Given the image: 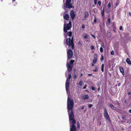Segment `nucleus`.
<instances>
[{
    "label": "nucleus",
    "mask_w": 131,
    "mask_h": 131,
    "mask_svg": "<svg viewBox=\"0 0 131 131\" xmlns=\"http://www.w3.org/2000/svg\"><path fill=\"white\" fill-rule=\"evenodd\" d=\"M73 100H71L68 96L67 100V108L70 124V131H76L77 130V128L74 125L76 123V121L74 119V114L72 110L73 106Z\"/></svg>",
    "instance_id": "1"
},
{
    "label": "nucleus",
    "mask_w": 131,
    "mask_h": 131,
    "mask_svg": "<svg viewBox=\"0 0 131 131\" xmlns=\"http://www.w3.org/2000/svg\"><path fill=\"white\" fill-rule=\"evenodd\" d=\"M71 78V75L70 74L69 75V77L68 79H67L66 83V90L67 91V93L69 94V93L70 94V93H69L68 91L69 88V84H70V79Z\"/></svg>",
    "instance_id": "2"
},
{
    "label": "nucleus",
    "mask_w": 131,
    "mask_h": 131,
    "mask_svg": "<svg viewBox=\"0 0 131 131\" xmlns=\"http://www.w3.org/2000/svg\"><path fill=\"white\" fill-rule=\"evenodd\" d=\"M66 43L67 45L69 46H71L72 48L73 49L74 48V45L73 44V37H72L71 39L70 38H69L68 39L67 38L66 40Z\"/></svg>",
    "instance_id": "3"
},
{
    "label": "nucleus",
    "mask_w": 131,
    "mask_h": 131,
    "mask_svg": "<svg viewBox=\"0 0 131 131\" xmlns=\"http://www.w3.org/2000/svg\"><path fill=\"white\" fill-rule=\"evenodd\" d=\"M71 1V0H67L66 3V8H72V7L73 6L70 3Z\"/></svg>",
    "instance_id": "4"
},
{
    "label": "nucleus",
    "mask_w": 131,
    "mask_h": 131,
    "mask_svg": "<svg viewBox=\"0 0 131 131\" xmlns=\"http://www.w3.org/2000/svg\"><path fill=\"white\" fill-rule=\"evenodd\" d=\"M68 59H70L73 56V52L70 49H69L67 52Z\"/></svg>",
    "instance_id": "5"
},
{
    "label": "nucleus",
    "mask_w": 131,
    "mask_h": 131,
    "mask_svg": "<svg viewBox=\"0 0 131 131\" xmlns=\"http://www.w3.org/2000/svg\"><path fill=\"white\" fill-rule=\"evenodd\" d=\"M72 27V25H64L63 30L65 32H67V30H69Z\"/></svg>",
    "instance_id": "6"
},
{
    "label": "nucleus",
    "mask_w": 131,
    "mask_h": 131,
    "mask_svg": "<svg viewBox=\"0 0 131 131\" xmlns=\"http://www.w3.org/2000/svg\"><path fill=\"white\" fill-rule=\"evenodd\" d=\"M104 116L107 119L110 121L109 117L108 114L107 112L106 108H105L104 109Z\"/></svg>",
    "instance_id": "7"
},
{
    "label": "nucleus",
    "mask_w": 131,
    "mask_h": 131,
    "mask_svg": "<svg viewBox=\"0 0 131 131\" xmlns=\"http://www.w3.org/2000/svg\"><path fill=\"white\" fill-rule=\"evenodd\" d=\"M67 67L68 68V71L70 72L72 69V65H71L68 63H67Z\"/></svg>",
    "instance_id": "8"
},
{
    "label": "nucleus",
    "mask_w": 131,
    "mask_h": 131,
    "mask_svg": "<svg viewBox=\"0 0 131 131\" xmlns=\"http://www.w3.org/2000/svg\"><path fill=\"white\" fill-rule=\"evenodd\" d=\"M70 15L72 19L73 20L75 16V14H74V11L73 10H71L70 12Z\"/></svg>",
    "instance_id": "9"
},
{
    "label": "nucleus",
    "mask_w": 131,
    "mask_h": 131,
    "mask_svg": "<svg viewBox=\"0 0 131 131\" xmlns=\"http://www.w3.org/2000/svg\"><path fill=\"white\" fill-rule=\"evenodd\" d=\"M89 15L88 13V12L85 11L84 12V16L83 18V20H86V19L88 18Z\"/></svg>",
    "instance_id": "10"
},
{
    "label": "nucleus",
    "mask_w": 131,
    "mask_h": 131,
    "mask_svg": "<svg viewBox=\"0 0 131 131\" xmlns=\"http://www.w3.org/2000/svg\"><path fill=\"white\" fill-rule=\"evenodd\" d=\"M64 18L66 20H68L69 19V16L68 14H66L64 16Z\"/></svg>",
    "instance_id": "11"
},
{
    "label": "nucleus",
    "mask_w": 131,
    "mask_h": 131,
    "mask_svg": "<svg viewBox=\"0 0 131 131\" xmlns=\"http://www.w3.org/2000/svg\"><path fill=\"white\" fill-rule=\"evenodd\" d=\"M119 70L121 72L123 75L124 74V71L123 68L122 67H120L119 68Z\"/></svg>",
    "instance_id": "12"
},
{
    "label": "nucleus",
    "mask_w": 131,
    "mask_h": 131,
    "mask_svg": "<svg viewBox=\"0 0 131 131\" xmlns=\"http://www.w3.org/2000/svg\"><path fill=\"white\" fill-rule=\"evenodd\" d=\"M89 98L88 95V94H86L85 95H84L83 96V99L84 100H86L87 99H89Z\"/></svg>",
    "instance_id": "13"
},
{
    "label": "nucleus",
    "mask_w": 131,
    "mask_h": 131,
    "mask_svg": "<svg viewBox=\"0 0 131 131\" xmlns=\"http://www.w3.org/2000/svg\"><path fill=\"white\" fill-rule=\"evenodd\" d=\"M126 62L129 64H131V62L129 58H127L126 60Z\"/></svg>",
    "instance_id": "14"
},
{
    "label": "nucleus",
    "mask_w": 131,
    "mask_h": 131,
    "mask_svg": "<svg viewBox=\"0 0 131 131\" xmlns=\"http://www.w3.org/2000/svg\"><path fill=\"white\" fill-rule=\"evenodd\" d=\"M104 64H102L101 66V71L102 72H104Z\"/></svg>",
    "instance_id": "15"
},
{
    "label": "nucleus",
    "mask_w": 131,
    "mask_h": 131,
    "mask_svg": "<svg viewBox=\"0 0 131 131\" xmlns=\"http://www.w3.org/2000/svg\"><path fill=\"white\" fill-rule=\"evenodd\" d=\"M75 61L74 60H71L70 62V65H72V64Z\"/></svg>",
    "instance_id": "16"
},
{
    "label": "nucleus",
    "mask_w": 131,
    "mask_h": 131,
    "mask_svg": "<svg viewBox=\"0 0 131 131\" xmlns=\"http://www.w3.org/2000/svg\"><path fill=\"white\" fill-rule=\"evenodd\" d=\"M110 107L112 109H113L115 107H114V106L112 104H111L109 105Z\"/></svg>",
    "instance_id": "17"
},
{
    "label": "nucleus",
    "mask_w": 131,
    "mask_h": 131,
    "mask_svg": "<svg viewBox=\"0 0 131 131\" xmlns=\"http://www.w3.org/2000/svg\"><path fill=\"white\" fill-rule=\"evenodd\" d=\"M67 34L70 37L72 35V32H69L67 33Z\"/></svg>",
    "instance_id": "18"
},
{
    "label": "nucleus",
    "mask_w": 131,
    "mask_h": 131,
    "mask_svg": "<svg viewBox=\"0 0 131 131\" xmlns=\"http://www.w3.org/2000/svg\"><path fill=\"white\" fill-rule=\"evenodd\" d=\"M79 84L80 86H81L82 84V81H80Z\"/></svg>",
    "instance_id": "19"
},
{
    "label": "nucleus",
    "mask_w": 131,
    "mask_h": 131,
    "mask_svg": "<svg viewBox=\"0 0 131 131\" xmlns=\"http://www.w3.org/2000/svg\"><path fill=\"white\" fill-rule=\"evenodd\" d=\"M100 51L101 52H103V49L102 46H101L100 48Z\"/></svg>",
    "instance_id": "20"
},
{
    "label": "nucleus",
    "mask_w": 131,
    "mask_h": 131,
    "mask_svg": "<svg viewBox=\"0 0 131 131\" xmlns=\"http://www.w3.org/2000/svg\"><path fill=\"white\" fill-rule=\"evenodd\" d=\"M97 60V59L94 58L93 61V63H95Z\"/></svg>",
    "instance_id": "21"
},
{
    "label": "nucleus",
    "mask_w": 131,
    "mask_h": 131,
    "mask_svg": "<svg viewBox=\"0 0 131 131\" xmlns=\"http://www.w3.org/2000/svg\"><path fill=\"white\" fill-rule=\"evenodd\" d=\"M101 61L102 62L103 61V60L104 57H103V55H101Z\"/></svg>",
    "instance_id": "22"
},
{
    "label": "nucleus",
    "mask_w": 131,
    "mask_h": 131,
    "mask_svg": "<svg viewBox=\"0 0 131 131\" xmlns=\"http://www.w3.org/2000/svg\"><path fill=\"white\" fill-rule=\"evenodd\" d=\"M97 55L96 54H95L94 55V58L97 59Z\"/></svg>",
    "instance_id": "23"
},
{
    "label": "nucleus",
    "mask_w": 131,
    "mask_h": 131,
    "mask_svg": "<svg viewBox=\"0 0 131 131\" xmlns=\"http://www.w3.org/2000/svg\"><path fill=\"white\" fill-rule=\"evenodd\" d=\"M84 38L85 39H87L88 38V35H85L84 36Z\"/></svg>",
    "instance_id": "24"
},
{
    "label": "nucleus",
    "mask_w": 131,
    "mask_h": 131,
    "mask_svg": "<svg viewBox=\"0 0 131 131\" xmlns=\"http://www.w3.org/2000/svg\"><path fill=\"white\" fill-rule=\"evenodd\" d=\"M92 106L93 105L92 104H89V105L88 107L89 108H91Z\"/></svg>",
    "instance_id": "25"
},
{
    "label": "nucleus",
    "mask_w": 131,
    "mask_h": 131,
    "mask_svg": "<svg viewBox=\"0 0 131 131\" xmlns=\"http://www.w3.org/2000/svg\"><path fill=\"white\" fill-rule=\"evenodd\" d=\"M111 4L110 3H109L108 5V8H110L111 7Z\"/></svg>",
    "instance_id": "26"
},
{
    "label": "nucleus",
    "mask_w": 131,
    "mask_h": 131,
    "mask_svg": "<svg viewBox=\"0 0 131 131\" xmlns=\"http://www.w3.org/2000/svg\"><path fill=\"white\" fill-rule=\"evenodd\" d=\"M94 47L93 46H92L91 47V50H93L94 49Z\"/></svg>",
    "instance_id": "27"
},
{
    "label": "nucleus",
    "mask_w": 131,
    "mask_h": 131,
    "mask_svg": "<svg viewBox=\"0 0 131 131\" xmlns=\"http://www.w3.org/2000/svg\"><path fill=\"white\" fill-rule=\"evenodd\" d=\"M104 11H101V14L103 16H104Z\"/></svg>",
    "instance_id": "28"
},
{
    "label": "nucleus",
    "mask_w": 131,
    "mask_h": 131,
    "mask_svg": "<svg viewBox=\"0 0 131 131\" xmlns=\"http://www.w3.org/2000/svg\"><path fill=\"white\" fill-rule=\"evenodd\" d=\"M111 54L112 55H114V52L112 51L111 52Z\"/></svg>",
    "instance_id": "29"
},
{
    "label": "nucleus",
    "mask_w": 131,
    "mask_h": 131,
    "mask_svg": "<svg viewBox=\"0 0 131 131\" xmlns=\"http://www.w3.org/2000/svg\"><path fill=\"white\" fill-rule=\"evenodd\" d=\"M91 89L92 90H95V88L93 86L91 87Z\"/></svg>",
    "instance_id": "30"
},
{
    "label": "nucleus",
    "mask_w": 131,
    "mask_h": 131,
    "mask_svg": "<svg viewBox=\"0 0 131 131\" xmlns=\"http://www.w3.org/2000/svg\"><path fill=\"white\" fill-rule=\"evenodd\" d=\"M77 127L78 128H79L80 127V125L79 124V122L77 123Z\"/></svg>",
    "instance_id": "31"
},
{
    "label": "nucleus",
    "mask_w": 131,
    "mask_h": 131,
    "mask_svg": "<svg viewBox=\"0 0 131 131\" xmlns=\"http://www.w3.org/2000/svg\"><path fill=\"white\" fill-rule=\"evenodd\" d=\"M101 3L100 1H99L98 2V4L99 6H100L101 5Z\"/></svg>",
    "instance_id": "32"
},
{
    "label": "nucleus",
    "mask_w": 131,
    "mask_h": 131,
    "mask_svg": "<svg viewBox=\"0 0 131 131\" xmlns=\"http://www.w3.org/2000/svg\"><path fill=\"white\" fill-rule=\"evenodd\" d=\"M97 71V68H96L95 69L93 70L94 71Z\"/></svg>",
    "instance_id": "33"
},
{
    "label": "nucleus",
    "mask_w": 131,
    "mask_h": 131,
    "mask_svg": "<svg viewBox=\"0 0 131 131\" xmlns=\"http://www.w3.org/2000/svg\"><path fill=\"white\" fill-rule=\"evenodd\" d=\"M94 3L95 5H96L97 3V0H94Z\"/></svg>",
    "instance_id": "34"
},
{
    "label": "nucleus",
    "mask_w": 131,
    "mask_h": 131,
    "mask_svg": "<svg viewBox=\"0 0 131 131\" xmlns=\"http://www.w3.org/2000/svg\"><path fill=\"white\" fill-rule=\"evenodd\" d=\"M74 78L75 79H76L77 78V76L76 75V74H75L74 75Z\"/></svg>",
    "instance_id": "35"
},
{
    "label": "nucleus",
    "mask_w": 131,
    "mask_h": 131,
    "mask_svg": "<svg viewBox=\"0 0 131 131\" xmlns=\"http://www.w3.org/2000/svg\"><path fill=\"white\" fill-rule=\"evenodd\" d=\"M107 21L108 23L109 24L110 23V18H108L107 20Z\"/></svg>",
    "instance_id": "36"
},
{
    "label": "nucleus",
    "mask_w": 131,
    "mask_h": 131,
    "mask_svg": "<svg viewBox=\"0 0 131 131\" xmlns=\"http://www.w3.org/2000/svg\"><path fill=\"white\" fill-rule=\"evenodd\" d=\"M94 22L95 23L96 22V19L95 18L94 20Z\"/></svg>",
    "instance_id": "37"
},
{
    "label": "nucleus",
    "mask_w": 131,
    "mask_h": 131,
    "mask_svg": "<svg viewBox=\"0 0 131 131\" xmlns=\"http://www.w3.org/2000/svg\"><path fill=\"white\" fill-rule=\"evenodd\" d=\"M86 85H84V87H83V89H85L86 88Z\"/></svg>",
    "instance_id": "38"
},
{
    "label": "nucleus",
    "mask_w": 131,
    "mask_h": 131,
    "mask_svg": "<svg viewBox=\"0 0 131 131\" xmlns=\"http://www.w3.org/2000/svg\"><path fill=\"white\" fill-rule=\"evenodd\" d=\"M102 46L103 47H105V46L104 44V43H103V44H102Z\"/></svg>",
    "instance_id": "39"
},
{
    "label": "nucleus",
    "mask_w": 131,
    "mask_h": 131,
    "mask_svg": "<svg viewBox=\"0 0 131 131\" xmlns=\"http://www.w3.org/2000/svg\"><path fill=\"white\" fill-rule=\"evenodd\" d=\"M85 107V106H83L81 108V109L82 110V109H84V108Z\"/></svg>",
    "instance_id": "40"
},
{
    "label": "nucleus",
    "mask_w": 131,
    "mask_h": 131,
    "mask_svg": "<svg viewBox=\"0 0 131 131\" xmlns=\"http://www.w3.org/2000/svg\"><path fill=\"white\" fill-rule=\"evenodd\" d=\"M119 29L120 30H122V26H120V27H119Z\"/></svg>",
    "instance_id": "41"
},
{
    "label": "nucleus",
    "mask_w": 131,
    "mask_h": 131,
    "mask_svg": "<svg viewBox=\"0 0 131 131\" xmlns=\"http://www.w3.org/2000/svg\"><path fill=\"white\" fill-rule=\"evenodd\" d=\"M71 23L70 21V22H69V23L68 24H66L65 25H71Z\"/></svg>",
    "instance_id": "42"
},
{
    "label": "nucleus",
    "mask_w": 131,
    "mask_h": 131,
    "mask_svg": "<svg viewBox=\"0 0 131 131\" xmlns=\"http://www.w3.org/2000/svg\"><path fill=\"white\" fill-rule=\"evenodd\" d=\"M85 26L84 25H82V28L83 29H84L85 28Z\"/></svg>",
    "instance_id": "43"
},
{
    "label": "nucleus",
    "mask_w": 131,
    "mask_h": 131,
    "mask_svg": "<svg viewBox=\"0 0 131 131\" xmlns=\"http://www.w3.org/2000/svg\"><path fill=\"white\" fill-rule=\"evenodd\" d=\"M122 119H124L125 118V117H122Z\"/></svg>",
    "instance_id": "44"
},
{
    "label": "nucleus",
    "mask_w": 131,
    "mask_h": 131,
    "mask_svg": "<svg viewBox=\"0 0 131 131\" xmlns=\"http://www.w3.org/2000/svg\"><path fill=\"white\" fill-rule=\"evenodd\" d=\"M129 15L131 17V13L130 12H129Z\"/></svg>",
    "instance_id": "45"
},
{
    "label": "nucleus",
    "mask_w": 131,
    "mask_h": 131,
    "mask_svg": "<svg viewBox=\"0 0 131 131\" xmlns=\"http://www.w3.org/2000/svg\"><path fill=\"white\" fill-rule=\"evenodd\" d=\"M92 75V74H88V75L89 76H91Z\"/></svg>",
    "instance_id": "46"
},
{
    "label": "nucleus",
    "mask_w": 131,
    "mask_h": 131,
    "mask_svg": "<svg viewBox=\"0 0 131 131\" xmlns=\"http://www.w3.org/2000/svg\"><path fill=\"white\" fill-rule=\"evenodd\" d=\"M100 90V88L99 87L97 89V91H99Z\"/></svg>",
    "instance_id": "47"
},
{
    "label": "nucleus",
    "mask_w": 131,
    "mask_h": 131,
    "mask_svg": "<svg viewBox=\"0 0 131 131\" xmlns=\"http://www.w3.org/2000/svg\"><path fill=\"white\" fill-rule=\"evenodd\" d=\"M92 35V36L94 38H95V37L93 35Z\"/></svg>",
    "instance_id": "48"
},
{
    "label": "nucleus",
    "mask_w": 131,
    "mask_h": 131,
    "mask_svg": "<svg viewBox=\"0 0 131 131\" xmlns=\"http://www.w3.org/2000/svg\"><path fill=\"white\" fill-rule=\"evenodd\" d=\"M129 112L130 113H131V109L129 110Z\"/></svg>",
    "instance_id": "49"
},
{
    "label": "nucleus",
    "mask_w": 131,
    "mask_h": 131,
    "mask_svg": "<svg viewBox=\"0 0 131 131\" xmlns=\"http://www.w3.org/2000/svg\"><path fill=\"white\" fill-rule=\"evenodd\" d=\"M94 64L93 63H92V66H94Z\"/></svg>",
    "instance_id": "50"
},
{
    "label": "nucleus",
    "mask_w": 131,
    "mask_h": 131,
    "mask_svg": "<svg viewBox=\"0 0 131 131\" xmlns=\"http://www.w3.org/2000/svg\"><path fill=\"white\" fill-rule=\"evenodd\" d=\"M102 11H104V8H103V9Z\"/></svg>",
    "instance_id": "51"
},
{
    "label": "nucleus",
    "mask_w": 131,
    "mask_h": 131,
    "mask_svg": "<svg viewBox=\"0 0 131 131\" xmlns=\"http://www.w3.org/2000/svg\"><path fill=\"white\" fill-rule=\"evenodd\" d=\"M82 75H83V74L82 73L80 75V77H81L82 76Z\"/></svg>",
    "instance_id": "52"
},
{
    "label": "nucleus",
    "mask_w": 131,
    "mask_h": 131,
    "mask_svg": "<svg viewBox=\"0 0 131 131\" xmlns=\"http://www.w3.org/2000/svg\"><path fill=\"white\" fill-rule=\"evenodd\" d=\"M128 95H129L130 94V92H129L128 93Z\"/></svg>",
    "instance_id": "53"
},
{
    "label": "nucleus",
    "mask_w": 131,
    "mask_h": 131,
    "mask_svg": "<svg viewBox=\"0 0 131 131\" xmlns=\"http://www.w3.org/2000/svg\"><path fill=\"white\" fill-rule=\"evenodd\" d=\"M13 2H15V0H12Z\"/></svg>",
    "instance_id": "54"
},
{
    "label": "nucleus",
    "mask_w": 131,
    "mask_h": 131,
    "mask_svg": "<svg viewBox=\"0 0 131 131\" xmlns=\"http://www.w3.org/2000/svg\"><path fill=\"white\" fill-rule=\"evenodd\" d=\"M75 74H76L75 73V72H74V75Z\"/></svg>",
    "instance_id": "55"
},
{
    "label": "nucleus",
    "mask_w": 131,
    "mask_h": 131,
    "mask_svg": "<svg viewBox=\"0 0 131 131\" xmlns=\"http://www.w3.org/2000/svg\"><path fill=\"white\" fill-rule=\"evenodd\" d=\"M76 70V69H74V72H75V71Z\"/></svg>",
    "instance_id": "56"
},
{
    "label": "nucleus",
    "mask_w": 131,
    "mask_h": 131,
    "mask_svg": "<svg viewBox=\"0 0 131 131\" xmlns=\"http://www.w3.org/2000/svg\"><path fill=\"white\" fill-rule=\"evenodd\" d=\"M66 76L67 75L66 74Z\"/></svg>",
    "instance_id": "57"
},
{
    "label": "nucleus",
    "mask_w": 131,
    "mask_h": 131,
    "mask_svg": "<svg viewBox=\"0 0 131 131\" xmlns=\"http://www.w3.org/2000/svg\"><path fill=\"white\" fill-rule=\"evenodd\" d=\"M64 1V0H63V2Z\"/></svg>",
    "instance_id": "58"
}]
</instances>
